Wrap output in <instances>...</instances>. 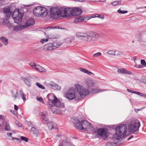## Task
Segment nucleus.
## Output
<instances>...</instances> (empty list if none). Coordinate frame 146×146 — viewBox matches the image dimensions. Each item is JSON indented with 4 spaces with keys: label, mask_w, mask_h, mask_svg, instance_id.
I'll use <instances>...</instances> for the list:
<instances>
[{
    "label": "nucleus",
    "mask_w": 146,
    "mask_h": 146,
    "mask_svg": "<svg viewBox=\"0 0 146 146\" xmlns=\"http://www.w3.org/2000/svg\"><path fill=\"white\" fill-rule=\"evenodd\" d=\"M133 58L134 60H136V57H134Z\"/></svg>",
    "instance_id": "nucleus-59"
},
{
    "label": "nucleus",
    "mask_w": 146,
    "mask_h": 146,
    "mask_svg": "<svg viewBox=\"0 0 146 146\" xmlns=\"http://www.w3.org/2000/svg\"><path fill=\"white\" fill-rule=\"evenodd\" d=\"M127 91L129 92H131L132 93H134V92L135 91H134L133 90H132L130 89H127Z\"/></svg>",
    "instance_id": "nucleus-47"
},
{
    "label": "nucleus",
    "mask_w": 146,
    "mask_h": 146,
    "mask_svg": "<svg viewBox=\"0 0 146 146\" xmlns=\"http://www.w3.org/2000/svg\"><path fill=\"white\" fill-rule=\"evenodd\" d=\"M143 94L141 93H140L139 96H140L141 97H143Z\"/></svg>",
    "instance_id": "nucleus-58"
},
{
    "label": "nucleus",
    "mask_w": 146,
    "mask_h": 146,
    "mask_svg": "<svg viewBox=\"0 0 146 146\" xmlns=\"http://www.w3.org/2000/svg\"><path fill=\"white\" fill-rule=\"evenodd\" d=\"M12 139L14 140V142L16 143H19L21 142V141L20 139L18 138L13 137Z\"/></svg>",
    "instance_id": "nucleus-32"
},
{
    "label": "nucleus",
    "mask_w": 146,
    "mask_h": 146,
    "mask_svg": "<svg viewBox=\"0 0 146 146\" xmlns=\"http://www.w3.org/2000/svg\"><path fill=\"white\" fill-rule=\"evenodd\" d=\"M80 70L82 72L84 73L87 74L89 75H91V74H93V75L94 74L92 72H90L88 70L86 69L83 68H80Z\"/></svg>",
    "instance_id": "nucleus-20"
},
{
    "label": "nucleus",
    "mask_w": 146,
    "mask_h": 146,
    "mask_svg": "<svg viewBox=\"0 0 146 146\" xmlns=\"http://www.w3.org/2000/svg\"><path fill=\"white\" fill-rule=\"evenodd\" d=\"M107 54H109L112 55L113 56L115 55V51L109 50L107 52Z\"/></svg>",
    "instance_id": "nucleus-33"
},
{
    "label": "nucleus",
    "mask_w": 146,
    "mask_h": 146,
    "mask_svg": "<svg viewBox=\"0 0 146 146\" xmlns=\"http://www.w3.org/2000/svg\"><path fill=\"white\" fill-rule=\"evenodd\" d=\"M6 120L5 119L4 117L2 115H0V127L3 124L4 121L5 122Z\"/></svg>",
    "instance_id": "nucleus-30"
},
{
    "label": "nucleus",
    "mask_w": 146,
    "mask_h": 146,
    "mask_svg": "<svg viewBox=\"0 0 146 146\" xmlns=\"http://www.w3.org/2000/svg\"><path fill=\"white\" fill-rule=\"evenodd\" d=\"M92 17H100V18L101 17H100V16H98V15H96L95 16H92Z\"/></svg>",
    "instance_id": "nucleus-55"
},
{
    "label": "nucleus",
    "mask_w": 146,
    "mask_h": 146,
    "mask_svg": "<svg viewBox=\"0 0 146 146\" xmlns=\"http://www.w3.org/2000/svg\"><path fill=\"white\" fill-rule=\"evenodd\" d=\"M63 11L65 12V14H63V17L68 18L71 15L76 16L80 15L82 13L81 9L79 8L75 7L72 9L70 8H65L62 9Z\"/></svg>",
    "instance_id": "nucleus-5"
},
{
    "label": "nucleus",
    "mask_w": 146,
    "mask_h": 146,
    "mask_svg": "<svg viewBox=\"0 0 146 146\" xmlns=\"http://www.w3.org/2000/svg\"><path fill=\"white\" fill-rule=\"evenodd\" d=\"M18 109V108L17 106L16 105H14V109L15 110H17Z\"/></svg>",
    "instance_id": "nucleus-48"
},
{
    "label": "nucleus",
    "mask_w": 146,
    "mask_h": 146,
    "mask_svg": "<svg viewBox=\"0 0 146 146\" xmlns=\"http://www.w3.org/2000/svg\"><path fill=\"white\" fill-rule=\"evenodd\" d=\"M32 5H24V6L25 7H30Z\"/></svg>",
    "instance_id": "nucleus-56"
},
{
    "label": "nucleus",
    "mask_w": 146,
    "mask_h": 146,
    "mask_svg": "<svg viewBox=\"0 0 146 146\" xmlns=\"http://www.w3.org/2000/svg\"><path fill=\"white\" fill-rule=\"evenodd\" d=\"M0 40L4 43V45H7L8 44V40L4 37H1L0 38Z\"/></svg>",
    "instance_id": "nucleus-26"
},
{
    "label": "nucleus",
    "mask_w": 146,
    "mask_h": 146,
    "mask_svg": "<svg viewBox=\"0 0 146 146\" xmlns=\"http://www.w3.org/2000/svg\"><path fill=\"white\" fill-rule=\"evenodd\" d=\"M64 7H61L59 9L58 7H52L50 9V17L53 19H57L61 17H63V14H65L64 11H63L62 9Z\"/></svg>",
    "instance_id": "nucleus-6"
},
{
    "label": "nucleus",
    "mask_w": 146,
    "mask_h": 146,
    "mask_svg": "<svg viewBox=\"0 0 146 146\" xmlns=\"http://www.w3.org/2000/svg\"><path fill=\"white\" fill-rule=\"evenodd\" d=\"M48 86L50 88L54 90H60L61 89V88L60 86L52 82L51 83L49 84Z\"/></svg>",
    "instance_id": "nucleus-17"
},
{
    "label": "nucleus",
    "mask_w": 146,
    "mask_h": 146,
    "mask_svg": "<svg viewBox=\"0 0 146 146\" xmlns=\"http://www.w3.org/2000/svg\"><path fill=\"white\" fill-rule=\"evenodd\" d=\"M18 92L17 90H14L12 92V96L14 99H15L17 97Z\"/></svg>",
    "instance_id": "nucleus-27"
},
{
    "label": "nucleus",
    "mask_w": 146,
    "mask_h": 146,
    "mask_svg": "<svg viewBox=\"0 0 146 146\" xmlns=\"http://www.w3.org/2000/svg\"><path fill=\"white\" fill-rule=\"evenodd\" d=\"M30 65L33 68L36 70L41 72H44L45 71V69L41 66L37 65L34 62H31Z\"/></svg>",
    "instance_id": "nucleus-14"
},
{
    "label": "nucleus",
    "mask_w": 146,
    "mask_h": 146,
    "mask_svg": "<svg viewBox=\"0 0 146 146\" xmlns=\"http://www.w3.org/2000/svg\"><path fill=\"white\" fill-rule=\"evenodd\" d=\"M74 86L77 89V91L75 88H71L65 94V96L68 100H72L75 99L76 100H78L89 94V91L82 86L76 84Z\"/></svg>",
    "instance_id": "nucleus-1"
},
{
    "label": "nucleus",
    "mask_w": 146,
    "mask_h": 146,
    "mask_svg": "<svg viewBox=\"0 0 146 146\" xmlns=\"http://www.w3.org/2000/svg\"><path fill=\"white\" fill-rule=\"evenodd\" d=\"M75 1H78V0H75Z\"/></svg>",
    "instance_id": "nucleus-64"
},
{
    "label": "nucleus",
    "mask_w": 146,
    "mask_h": 146,
    "mask_svg": "<svg viewBox=\"0 0 146 146\" xmlns=\"http://www.w3.org/2000/svg\"><path fill=\"white\" fill-rule=\"evenodd\" d=\"M17 125L18 126H19V127H21L22 126V124L21 123H19L18 124H17Z\"/></svg>",
    "instance_id": "nucleus-50"
},
{
    "label": "nucleus",
    "mask_w": 146,
    "mask_h": 146,
    "mask_svg": "<svg viewBox=\"0 0 146 146\" xmlns=\"http://www.w3.org/2000/svg\"><path fill=\"white\" fill-rule=\"evenodd\" d=\"M47 124L49 129L51 130L52 129H54L55 124L52 122L49 121Z\"/></svg>",
    "instance_id": "nucleus-23"
},
{
    "label": "nucleus",
    "mask_w": 146,
    "mask_h": 146,
    "mask_svg": "<svg viewBox=\"0 0 146 146\" xmlns=\"http://www.w3.org/2000/svg\"><path fill=\"white\" fill-rule=\"evenodd\" d=\"M3 12L5 14V16L7 17H9L12 13L10 11V8L9 7H5L3 10Z\"/></svg>",
    "instance_id": "nucleus-16"
},
{
    "label": "nucleus",
    "mask_w": 146,
    "mask_h": 146,
    "mask_svg": "<svg viewBox=\"0 0 146 146\" xmlns=\"http://www.w3.org/2000/svg\"><path fill=\"white\" fill-rule=\"evenodd\" d=\"M142 82H143L144 83H146V79H143L142 80Z\"/></svg>",
    "instance_id": "nucleus-51"
},
{
    "label": "nucleus",
    "mask_w": 146,
    "mask_h": 146,
    "mask_svg": "<svg viewBox=\"0 0 146 146\" xmlns=\"http://www.w3.org/2000/svg\"><path fill=\"white\" fill-rule=\"evenodd\" d=\"M85 83L88 89H90L95 85V83L92 80L87 79L85 80Z\"/></svg>",
    "instance_id": "nucleus-15"
},
{
    "label": "nucleus",
    "mask_w": 146,
    "mask_h": 146,
    "mask_svg": "<svg viewBox=\"0 0 146 146\" xmlns=\"http://www.w3.org/2000/svg\"><path fill=\"white\" fill-rule=\"evenodd\" d=\"M48 40V39L43 38L41 40V42L43 43L44 42H47Z\"/></svg>",
    "instance_id": "nucleus-43"
},
{
    "label": "nucleus",
    "mask_w": 146,
    "mask_h": 146,
    "mask_svg": "<svg viewBox=\"0 0 146 146\" xmlns=\"http://www.w3.org/2000/svg\"><path fill=\"white\" fill-rule=\"evenodd\" d=\"M49 120L46 117H42V122L44 124H46L48 122H49L48 121Z\"/></svg>",
    "instance_id": "nucleus-28"
},
{
    "label": "nucleus",
    "mask_w": 146,
    "mask_h": 146,
    "mask_svg": "<svg viewBox=\"0 0 146 146\" xmlns=\"http://www.w3.org/2000/svg\"><path fill=\"white\" fill-rule=\"evenodd\" d=\"M36 99L37 100H38L40 101V102H41L43 103V99H42V98L41 97H40L38 98H36Z\"/></svg>",
    "instance_id": "nucleus-44"
},
{
    "label": "nucleus",
    "mask_w": 146,
    "mask_h": 146,
    "mask_svg": "<svg viewBox=\"0 0 146 146\" xmlns=\"http://www.w3.org/2000/svg\"><path fill=\"white\" fill-rule=\"evenodd\" d=\"M4 130L5 131H9L10 130V126L9 125V121L7 120L5 123Z\"/></svg>",
    "instance_id": "nucleus-24"
},
{
    "label": "nucleus",
    "mask_w": 146,
    "mask_h": 146,
    "mask_svg": "<svg viewBox=\"0 0 146 146\" xmlns=\"http://www.w3.org/2000/svg\"><path fill=\"white\" fill-rule=\"evenodd\" d=\"M3 44H2L0 43V47H1L3 46Z\"/></svg>",
    "instance_id": "nucleus-60"
},
{
    "label": "nucleus",
    "mask_w": 146,
    "mask_h": 146,
    "mask_svg": "<svg viewBox=\"0 0 146 146\" xmlns=\"http://www.w3.org/2000/svg\"><path fill=\"white\" fill-rule=\"evenodd\" d=\"M141 64L143 65L144 66H146V63L145 62V61L144 60H141Z\"/></svg>",
    "instance_id": "nucleus-42"
},
{
    "label": "nucleus",
    "mask_w": 146,
    "mask_h": 146,
    "mask_svg": "<svg viewBox=\"0 0 146 146\" xmlns=\"http://www.w3.org/2000/svg\"><path fill=\"white\" fill-rule=\"evenodd\" d=\"M31 131L34 134L36 135V136H38L40 135L38 130L34 127H32L31 128Z\"/></svg>",
    "instance_id": "nucleus-21"
},
{
    "label": "nucleus",
    "mask_w": 146,
    "mask_h": 146,
    "mask_svg": "<svg viewBox=\"0 0 146 146\" xmlns=\"http://www.w3.org/2000/svg\"><path fill=\"white\" fill-rule=\"evenodd\" d=\"M20 140L22 141H24L26 142H27L29 140V139L24 136H21V137Z\"/></svg>",
    "instance_id": "nucleus-35"
},
{
    "label": "nucleus",
    "mask_w": 146,
    "mask_h": 146,
    "mask_svg": "<svg viewBox=\"0 0 146 146\" xmlns=\"http://www.w3.org/2000/svg\"><path fill=\"white\" fill-rule=\"evenodd\" d=\"M106 146H117V142H108L106 144Z\"/></svg>",
    "instance_id": "nucleus-29"
},
{
    "label": "nucleus",
    "mask_w": 146,
    "mask_h": 146,
    "mask_svg": "<svg viewBox=\"0 0 146 146\" xmlns=\"http://www.w3.org/2000/svg\"><path fill=\"white\" fill-rule=\"evenodd\" d=\"M122 53H121V52L119 51H118L117 54H116V55H117L120 56H122Z\"/></svg>",
    "instance_id": "nucleus-46"
},
{
    "label": "nucleus",
    "mask_w": 146,
    "mask_h": 146,
    "mask_svg": "<svg viewBox=\"0 0 146 146\" xmlns=\"http://www.w3.org/2000/svg\"><path fill=\"white\" fill-rule=\"evenodd\" d=\"M133 137V135H131L128 138V140L132 138Z\"/></svg>",
    "instance_id": "nucleus-54"
},
{
    "label": "nucleus",
    "mask_w": 146,
    "mask_h": 146,
    "mask_svg": "<svg viewBox=\"0 0 146 146\" xmlns=\"http://www.w3.org/2000/svg\"><path fill=\"white\" fill-rule=\"evenodd\" d=\"M40 115L42 117H46V113H45L41 112L40 113Z\"/></svg>",
    "instance_id": "nucleus-45"
},
{
    "label": "nucleus",
    "mask_w": 146,
    "mask_h": 146,
    "mask_svg": "<svg viewBox=\"0 0 146 146\" xmlns=\"http://www.w3.org/2000/svg\"><path fill=\"white\" fill-rule=\"evenodd\" d=\"M121 1H115L111 3V4L112 5H116L117 4H119L121 2Z\"/></svg>",
    "instance_id": "nucleus-34"
},
{
    "label": "nucleus",
    "mask_w": 146,
    "mask_h": 146,
    "mask_svg": "<svg viewBox=\"0 0 146 146\" xmlns=\"http://www.w3.org/2000/svg\"><path fill=\"white\" fill-rule=\"evenodd\" d=\"M36 85L39 88L42 89H45V87L44 86L40 84L38 82H36Z\"/></svg>",
    "instance_id": "nucleus-37"
},
{
    "label": "nucleus",
    "mask_w": 146,
    "mask_h": 146,
    "mask_svg": "<svg viewBox=\"0 0 146 146\" xmlns=\"http://www.w3.org/2000/svg\"><path fill=\"white\" fill-rule=\"evenodd\" d=\"M23 80L25 84L29 87L31 86V83L30 79L29 77L24 78L23 79Z\"/></svg>",
    "instance_id": "nucleus-19"
},
{
    "label": "nucleus",
    "mask_w": 146,
    "mask_h": 146,
    "mask_svg": "<svg viewBox=\"0 0 146 146\" xmlns=\"http://www.w3.org/2000/svg\"><path fill=\"white\" fill-rule=\"evenodd\" d=\"M58 28L57 27H44V29L45 30L48 31L50 30L51 29H55V28Z\"/></svg>",
    "instance_id": "nucleus-36"
},
{
    "label": "nucleus",
    "mask_w": 146,
    "mask_h": 146,
    "mask_svg": "<svg viewBox=\"0 0 146 146\" xmlns=\"http://www.w3.org/2000/svg\"><path fill=\"white\" fill-rule=\"evenodd\" d=\"M127 11H122L121 10L119 9L117 11V12L121 14H124L127 13Z\"/></svg>",
    "instance_id": "nucleus-40"
},
{
    "label": "nucleus",
    "mask_w": 146,
    "mask_h": 146,
    "mask_svg": "<svg viewBox=\"0 0 146 146\" xmlns=\"http://www.w3.org/2000/svg\"><path fill=\"white\" fill-rule=\"evenodd\" d=\"M21 97L24 101L26 100V97L24 93L21 94Z\"/></svg>",
    "instance_id": "nucleus-41"
},
{
    "label": "nucleus",
    "mask_w": 146,
    "mask_h": 146,
    "mask_svg": "<svg viewBox=\"0 0 146 146\" xmlns=\"http://www.w3.org/2000/svg\"><path fill=\"white\" fill-rule=\"evenodd\" d=\"M106 0H100V1H98V2H102L103 3H104L106 2Z\"/></svg>",
    "instance_id": "nucleus-49"
},
{
    "label": "nucleus",
    "mask_w": 146,
    "mask_h": 146,
    "mask_svg": "<svg viewBox=\"0 0 146 146\" xmlns=\"http://www.w3.org/2000/svg\"><path fill=\"white\" fill-rule=\"evenodd\" d=\"M46 98L48 100L47 105L49 110L55 114H63L64 113V104L61 103L53 94H48Z\"/></svg>",
    "instance_id": "nucleus-2"
},
{
    "label": "nucleus",
    "mask_w": 146,
    "mask_h": 146,
    "mask_svg": "<svg viewBox=\"0 0 146 146\" xmlns=\"http://www.w3.org/2000/svg\"><path fill=\"white\" fill-rule=\"evenodd\" d=\"M69 143L65 141H63L62 144L60 145L59 146H67Z\"/></svg>",
    "instance_id": "nucleus-39"
},
{
    "label": "nucleus",
    "mask_w": 146,
    "mask_h": 146,
    "mask_svg": "<svg viewBox=\"0 0 146 146\" xmlns=\"http://www.w3.org/2000/svg\"><path fill=\"white\" fill-rule=\"evenodd\" d=\"M95 133L97 136L101 137L104 139H106L108 136V132L106 129L103 128L98 129L95 132Z\"/></svg>",
    "instance_id": "nucleus-13"
},
{
    "label": "nucleus",
    "mask_w": 146,
    "mask_h": 146,
    "mask_svg": "<svg viewBox=\"0 0 146 146\" xmlns=\"http://www.w3.org/2000/svg\"><path fill=\"white\" fill-rule=\"evenodd\" d=\"M35 23L34 20L33 19H31L27 20L25 23V25H20L19 26H17L15 27L14 30L15 31H19L28 27L32 26Z\"/></svg>",
    "instance_id": "nucleus-10"
},
{
    "label": "nucleus",
    "mask_w": 146,
    "mask_h": 146,
    "mask_svg": "<svg viewBox=\"0 0 146 146\" xmlns=\"http://www.w3.org/2000/svg\"><path fill=\"white\" fill-rule=\"evenodd\" d=\"M135 112H137V109L135 110Z\"/></svg>",
    "instance_id": "nucleus-63"
},
{
    "label": "nucleus",
    "mask_w": 146,
    "mask_h": 146,
    "mask_svg": "<svg viewBox=\"0 0 146 146\" xmlns=\"http://www.w3.org/2000/svg\"><path fill=\"white\" fill-rule=\"evenodd\" d=\"M12 133H7V135L9 136L12 135Z\"/></svg>",
    "instance_id": "nucleus-52"
},
{
    "label": "nucleus",
    "mask_w": 146,
    "mask_h": 146,
    "mask_svg": "<svg viewBox=\"0 0 146 146\" xmlns=\"http://www.w3.org/2000/svg\"><path fill=\"white\" fill-rule=\"evenodd\" d=\"M140 92H134V94H137L138 95H139V94H140Z\"/></svg>",
    "instance_id": "nucleus-53"
},
{
    "label": "nucleus",
    "mask_w": 146,
    "mask_h": 146,
    "mask_svg": "<svg viewBox=\"0 0 146 146\" xmlns=\"http://www.w3.org/2000/svg\"><path fill=\"white\" fill-rule=\"evenodd\" d=\"M143 8V7H139L137 8V9H141V8Z\"/></svg>",
    "instance_id": "nucleus-61"
},
{
    "label": "nucleus",
    "mask_w": 146,
    "mask_h": 146,
    "mask_svg": "<svg viewBox=\"0 0 146 146\" xmlns=\"http://www.w3.org/2000/svg\"><path fill=\"white\" fill-rule=\"evenodd\" d=\"M101 53L100 52H99L95 54H93L92 55V57L93 58H96L101 56Z\"/></svg>",
    "instance_id": "nucleus-31"
},
{
    "label": "nucleus",
    "mask_w": 146,
    "mask_h": 146,
    "mask_svg": "<svg viewBox=\"0 0 146 146\" xmlns=\"http://www.w3.org/2000/svg\"><path fill=\"white\" fill-rule=\"evenodd\" d=\"M106 90H101L100 89H97L96 88L92 89L91 90V92L92 93H98L101 92H103Z\"/></svg>",
    "instance_id": "nucleus-22"
},
{
    "label": "nucleus",
    "mask_w": 146,
    "mask_h": 146,
    "mask_svg": "<svg viewBox=\"0 0 146 146\" xmlns=\"http://www.w3.org/2000/svg\"><path fill=\"white\" fill-rule=\"evenodd\" d=\"M73 122L75 127L80 130L90 132L93 130L92 125L88 121L83 120L80 121L78 119L76 118L74 120Z\"/></svg>",
    "instance_id": "nucleus-4"
},
{
    "label": "nucleus",
    "mask_w": 146,
    "mask_h": 146,
    "mask_svg": "<svg viewBox=\"0 0 146 146\" xmlns=\"http://www.w3.org/2000/svg\"><path fill=\"white\" fill-rule=\"evenodd\" d=\"M35 16L39 17H45L48 13V11L45 7L41 6H38L35 7L33 10Z\"/></svg>",
    "instance_id": "nucleus-7"
},
{
    "label": "nucleus",
    "mask_w": 146,
    "mask_h": 146,
    "mask_svg": "<svg viewBox=\"0 0 146 146\" xmlns=\"http://www.w3.org/2000/svg\"><path fill=\"white\" fill-rule=\"evenodd\" d=\"M76 36L79 38L88 42L97 40L100 37L99 34L92 31L83 33L77 32L76 33Z\"/></svg>",
    "instance_id": "nucleus-3"
},
{
    "label": "nucleus",
    "mask_w": 146,
    "mask_h": 146,
    "mask_svg": "<svg viewBox=\"0 0 146 146\" xmlns=\"http://www.w3.org/2000/svg\"><path fill=\"white\" fill-rule=\"evenodd\" d=\"M140 126V122L138 120H132L128 126L129 131L131 133L137 134Z\"/></svg>",
    "instance_id": "nucleus-8"
},
{
    "label": "nucleus",
    "mask_w": 146,
    "mask_h": 146,
    "mask_svg": "<svg viewBox=\"0 0 146 146\" xmlns=\"http://www.w3.org/2000/svg\"><path fill=\"white\" fill-rule=\"evenodd\" d=\"M12 17L14 20L15 22L18 24L21 22L23 17V15L19 12L18 9H16L13 13Z\"/></svg>",
    "instance_id": "nucleus-11"
},
{
    "label": "nucleus",
    "mask_w": 146,
    "mask_h": 146,
    "mask_svg": "<svg viewBox=\"0 0 146 146\" xmlns=\"http://www.w3.org/2000/svg\"><path fill=\"white\" fill-rule=\"evenodd\" d=\"M117 72L118 73H124L125 74H131L132 73L130 71L123 69V68H121L118 69Z\"/></svg>",
    "instance_id": "nucleus-18"
},
{
    "label": "nucleus",
    "mask_w": 146,
    "mask_h": 146,
    "mask_svg": "<svg viewBox=\"0 0 146 146\" xmlns=\"http://www.w3.org/2000/svg\"><path fill=\"white\" fill-rule=\"evenodd\" d=\"M94 18V17H92V16H91L90 17H84V22H86L88 20H89L91 18Z\"/></svg>",
    "instance_id": "nucleus-38"
},
{
    "label": "nucleus",
    "mask_w": 146,
    "mask_h": 146,
    "mask_svg": "<svg viewBox=\"0 0 146 146\" xmlns=\"http://www.w3.org/2000/svg\"><path fill=\"white\" fill-rule=\"evenodd\" d=\"M78 1H83L84 0H78Z\"/></svg>",
    "instance_id": "nucleus-62"
},
{
    "label": "nucleus",
    "mask_w": 146,
    "mask_h": 146,
    "mask_svg": "<svg viewBox=\"0 0 146 146\" xmlns=\"http://www.w3.org/2000/svg\"><path fill=\"white\" fill-rule=\"evenodd\" d=\"M116 134L118 137H124L126 135L127 129L125 124H121L115 128Z\"/></svg>",
    "instance_id": "nucleus-9"
},
{
    "label": "nucleus",
    "mask_w": 146,
    "mask_h": 146,
    "mask_svg": "<svg viewBox=\"0 0 146 146\" xmlns=\"http://www.w3.org/2000/svg\"><path fill=\"white\" fill-rule=\"evenodd\" d=\"M60 45V44L58 42L48 43L44 46V49L46 50H51L58 48Z\"/></svg>",
    "instance_id": "nucleus-12"
},
{
    "label": "nucleus",
    "mask_w": 146,
    "mask_h": 146,
    "mask_svg": "<svg viewBox=\"0 0 146 146\" xmlns=\"http://www.w3.org/2000/svg\"><path fill=\"white\" fill-rule=\"evenodd\" d=\"M83 22H84V17L83 18L80 17L78 18H76L74 20V23H76Z\"/></svg>",
    "instance_id": "nucleus-25"
},
{
    "label": "nucleus",
    "mask_w": 146,
    "mask_h": 146,
    "mask_svg": "<svg viewBox=\"0 0 146 146\" xmlns=\"http://www.w3.org/2000/svg\"><path fill=\"white\" fill-rule=\"evenodd\" d=\"M143 97L145 98H146V94H143Z\"/></svg>",
    "instance_id": "nucleus-57"
}]
</instances>
